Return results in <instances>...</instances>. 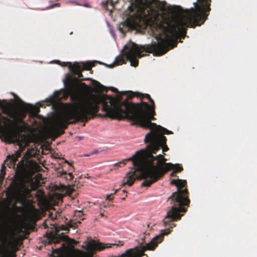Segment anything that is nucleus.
<instances>
[{"instance_id": "nucleus-20", "label": "nucleus", "mask_w": 257, "mask_h": 257, "mask_svg": "<svg viewBox=\"0 0 257 257\" xmlns=\"http://www.w3.org/2000/svg\"><path fill=\"white\" fill-rule=\"evenodd\" d=\"M99 85H100V89L102 91H105V92H107V90H108V88H106L105 87H104V86L102 85L101 84H99ZM109 89L111 90L112 91L114 92H116V93H118V90L114 88V87H110L108 88Z\"/></svg>"}, {"instance_id": "nucleus-30", "label": "nucleus", "mask_w": 257, "mask_h": 257, "mask_svg": "<svg viewBox=\"0 0 257 257\" xmlns=\"http://www.w3.org/2000/svg\"><path fill=\"white\" fill-rule=\"evenodd\" d=\"M176 171H174L173 170V171L171 173L170 176L171 177H175L176 176Z\"/></svg>"}, {"instance_id": "nucleus-14", "label": "nucleus", "mask_w": 257, "mask_h": 257, "mask_svg": "<svg viewBox=\"0 0 257 257\" xmlns=\"http://www.w3.org/2000/svg\"><path fill=\"white\" fill-rule=\"evenodd\" d=\"M96 244H93L90 243H88L87 247L90 250L88 252L79 249H76V252L77 257H93L94 254V250H97V249L95 248ZM98 250H99L98 249Z\"/></svg>"}, {"instance_id": "nucleus-23", "label": "nucleus", "mask_w": 257, "mask_h": 257, "mask_svg": "<svg viewBox=\"0 0 257 257\" xmlns=\"http://www.w3.org/2000/svg\"><path fill=\"white\" fill-rule=\"evenodd\" d=\"M179 181H178V179L177 180H175V179H173V180H172L171 181V184L172 185H175L176 187L177 186V184H178V182Z\"/></svg>"}, {"instance_id": "nucleus-2", "label": "nucleus", "mask_w": 257, "mask_h": 257, "mask_svg": "<svg viewBox=\"0 0 257 257\" xmlns=\"http://www.w3.org/2000/svg\"><path fill=\"white\" fill-rule=\"evenodd\" d=\"M63 116H59L53 127V132L57 136L64 133V129L68 124L78 121L85 123L96 116L121 120L127 118L134 121L133 124L150 129H157L159 125L152 122L154 120L155 106L146 102L132 103L127 100L120 102L119 98L105 94L93 95L82 102L64 104Z\"/></svg>"}, {"instance_id": "nucleus-25", "label": "nucleus", "mask_w": 257, "mask_h": 257, "mask_svg": "<svg viewBox=\"0 0 257 257\" xmlns=\"http://www.w3.org/2000/svg\"><path fill=\"white\" fill-rule=\"evenodd\" d=\"M56 217H57V215L56 214H55L54 215H53V214L52 213H51L50 214H49V217L51 218L52 220H54L56 218Z\"/></svg>"}, {"instance_id": "nucleus-19", "label": "nucleus", "mask_w": 257, "mask_h": 257, "mask_svg": "<svg viewBox=\"0 0 257 257\" xmlns=\"http://www.w3.org/2000/svg\"><path fill=\"white\" fill-rule=\"evenodd\" d=\"M94 65L91 62H87L85 63H84L83 65V67L82 68V69L86 70H90L92 67H93Z\"/></svg>"}, {"instance_id": "nucleus-32", "label": "nucleus", "mask_w": 257, "mask_h": 257, "mask_svg": "<svg viewBox=\"0 0 257 257\" xmlns=\"http://www.w3.org/2000/svg\"><path fill=\"white\" fill-rule=\"evenodd\" d=\"M43 225H44L45 228H46L48 227V226L46 222H44Z\"/></svg>"}, {"instance_id": "nucleus-35", "label": "nucleus", "mask_w": 257, "mask_h": 257, "mask_svg": "<svg viewBox=\"0 0 257 257\" xmlns=\"http://www.w3.org/2000/svg\"><path fill=\"white\" fill-rule=\"evenodd\" d=\"M122 192H123V193L125 194V197H126V193H127L126 191H125V190H123V191H122Z\"/></svg>"}, {"instance_id": "nucleus-17", "label": "nucleus", "mask_w": 257, "mask_h": 257, "mask_svg": "<svg viewBox=\"0 0 257 257\" xmlns=\"http://www.w3.org/2000/svg\"><path fill=\"white\" fill-rule=\"evenodd\" d=\"M118 2V0H107L102 3L103 7L107 10L112 11L114 5Z\"/></svg>"}, {"instance_id": "nucleus-36", "label": "nucleus", "mask_w": 257, "mask_h": 257, "mask_svg": "<svg viewBox=\"0 0 257 257\" xmlns=\"http://www.w3.org/2000/svg\"><path fill=\"white\" fill-rule=\"evenodd\" d=\"M65 162L69 164L68 162L67 161H65Z\"/></svg>"}, {"instance_id": "nucleus-21", "label": "nucleus", "mask_w": 257, "mask_h": 257, "mask_svg": "<svg viewBox=\"0 0 257 257\" xmlns=\"http://www.w3.org/2000/svg\"><path fill=\"white\" fill-rule=\"evenodd\" d=\"M67 175V177H66V179L68 180L71 181L73 179V176L72 173H67L66 171H63L61 172L60 176L62 175Z\"/></svg>"}, {"instance_id": "nucleus-6", "label": "nucleus", "mask_w": 257, "mask_h": 257, "mask_svg": "<svg viewBox=\"0 0 257 257\" xmlns=\"http://www.w3.org/2000/svg\"><path fill=\"white\" fill-rule=\"evenodd\" d=\"M144 152L143 150L137 151L135 155L130 158L125 159L122 161L116 163L113 165V169L120 167L121 165L124 166L128 161H132L134 168L128 172L123 179V182L120 185V187L127 185L131 186L137 179H144L146 181L147 179L148 174L146 173L148 168L144 164ZM113 169H111L112 171Z\"/></svg>"}, {"instance_id": "nucleus-11", "label": "nucleus", "mask_w": 257, "mask_h": 257, "mask_svg": "<svg viewBox=\"0 0 257 257\" xmlns=\"http://www.w3.org/2000/svg\"><path fill=\"white\" fill-rule=\"evenodd\" d=\"M173 133L168 130L167 129L162 127L161 125H158V128L157 129L154 130L152 131H150L146 135V139L147 140H154L156 141V142H158L157 141H167L166 137L164 136V134H172Z\"/></svg>"}, {"instance_id": "nucleus-15", "label": "nucleus", "mask_w": 257, "mask_h": 257, "mask_svg": "<svg viewBox=\"0 0 257 257\" xmlns=\"http://www.w3.org/2000/svg\"><path fill=\"white\" fill-rule=\"evenodd\" d=\"M131 93V95L129 96L130 98H132L134 97H141V99L143 98H146L149 100L150 102L151 103V104L150 105V106H155V103L154 100L151 98L150 95L148 94H143L140 92H130Z\"/></svg>"}, {"instance_id": "nucleus-28", "label": "nucleus", "mask_w": 257, "mask_h": 257, "mask_svg": "<svg viewBox=\"0 0 257 257\" xmlns=\"http://www.w3.org/2000/svg\"><path fill=\"white\" fill-rule=\"evenodd\" d=\"M60 6V4L59 3H55L53 5H52L51 6V8H54L55 7H59Z\"/></svg>"}, {"instance_id": "nucleus-18", "label": "nucleus", "mask_w": 257, "mask_h": 257, "mask_svg": "<svg viewBox=\"0 0 257 257\" xmlns=\"http://www.w3.org/2000/svg\"><path fill=\"white\" fill-rule=\"evenodd\" d=\"M22 102L25 105H26V109L28 111H29L30 113H32L33 115H34L35 116H36L38 114V113L39 112V109L36 107L35 106L30 104H26L24 103V102L22 101Z\"/></svg>"}, {"instance_id": "nucleus-10", "label": "nucleus", "mask_w": 257, "mask_h": 257, "mask_svg": "<svg viewBox=\"0 0 257 257\" xmlns=\"http://www.w3.org/2000/svg\"><path fill=\"white\" fill-rule=\"evenodd\" d=\"M145 143L147 144L146 147L144 149H142L144 152V164L146 168H149L150 164H153V166H156V163L158 161V158H156L158 156H154L153 154H156L157 152L159 151L161 148L162 149L163 152L167 151L169 148L166 144V142L165 141H158L156 142L155 140H147L146 136H145L144 139Z\"/></svg>"}, {"instance_id": "nucleus-9", "label": "nucleus", "mask_w": 257, "mask_h": 257, "mask_svg": "<svg viewBox=\"0 0 257 257\" xmlns=\"http://www.w3.org/2000/svg\"><path fill=\"white\" fill-rule=\"evenodd\" d=\"M63 66H67L73 73L74 75L77 76V77H74L73 78L68 77V83L67 86V91L68 95L71 96V99L73 100L75 98L76 91L79 88V86H81L83 88L88 89V86L85 83L81 82L79 84L77 83L79 81L83 80H88V78H83V75L82 74V67L78 63H74L72 64L71 62H64Z\"/></svg>"}, {"instance_id": "nucleus-4", "label": "nucleus", "mask_w": 257, "mask_h": 257, "mask_svg": "<svg viewBox=\"0 0 257 257\" xmlns=\"http://www.w3.org/2000/svg\"><path fill=\"white\" fill-rule=\"evenodd\" d=\"M27 162L23 158L17 164L15 169V179L12 181L6 191L7 198L0 201V212L6 213L8 211L9 204L12 201L26 198L30 195L31 190L26 185L24 175L27 172Z\"/></svg>"}, {"instance_id": "nucleus-27", "label": "nucleus", "mask_w": 257, "mask_h": 257, "mask_svg": "<svg viewBox=\"0 0 257 257\" xmlns=\"http://www.w3.org/2000/svg\"><path fill=\"white\" fill-rule=\"evenodd\" d=\"M16 254L15 253L11 254L10 253H9V255L7 256H6L5 257H16Z\"/></svg>"}, {"instance_id": "nucleus-16", "label": "nucleus", "mask_w": 257, "mask_h": 257, "mask_svg": "<svg viewBox=\"0 0 257 257\" xmlns=\"http://www.w3.org/2000/svg\"><path fill=\"white\" fill-rule=\"evenodd\" d=\"M123 241L119 240L117 243H96L95 248L98 249L99 250H102L106 248H109L112 247L113 245H123Z\"/></svg>"}, {"instance_id": "nucleus-24", "label": "nucleus", "mask_w": 257, "mask_h": 257, "mask_svg": "<svg viewBox=\"0 0 257 257\" xmlns=\"http://www.w3.org/2000/svg\"><path fill=\"white\" fill-rule=\"evenodd\" d=\"M19 150H22V152L25 149V145H23L22 143H19Z\"/></svg>"}, {"instance_id": "nucleus-33", "label": "nucleus", "mask_w": 257, "mask_h": 257, "mask_svg": "<svg viewBox=\"0 0 257 257\" xmlns=\"http://www.w3.org/2000/svg\"><path fill=\"white\" fill-rule=\"evenodd\" d=\"M2 123L3 124V120H0V128L2 127Z\"/></svg>"}, {"instance_id": "nucleus-7", "label": "nucleus", "mask_w": 257, "mask_h": 257, "mask_svg": "<svg viewBox=\"0 0 257 257\" xmlns=\"http://www.w3.org/2000/svg\"><path fill=\"white\" fill-rule=\"evenodd\" d=\"M26 115L25 112L18 109L13 99H0V120H3L6 129L12 131L19 130L20 124H26L24 121Z\"/></svg>"}, {"instance_id": "nucleus-8", "label": "nucleus", "mask_w": 257, "mask_h": 257, "mask_svg": "<svg viewBox=\"0 0 257 257\" xmlns=\"http://www.w3.org/2000/svg\"><path fill=\"white\" fill-rule=\"evenodd\" d=\"M156 158L158 159L156 166L150 164L146 172L148 174L147 179L142 183V187H150L161 179L170 170H173L177 173L183 170V167L179 164L174 165L171 163H166L167 159L163 155L160 154Z\"/></svg>"}, {"instance_id": "nucleus-34", "label": "nucleus", "mask_w": 257, "mask_h": 257, "mask_svg": "<svg viewBox=\"0 0 257 257\" xmlns=\"http://www.w3.org/2000/svg\"><path fill=\"white\" fill-rule=\"evenodd\" d=\"M100 216H101V217H104V213H103V212H100Z\"/></svg>"}, {"instance_id": "nucleus-13", "label": "nucleus", "mask_w": 257, "mask_h": 257, "mask_svg": "<svg viewBox=\"0 0 257 257\" xmlns=\"http://www.w3.org/2000/svg\"><path fill=\"white\" fill-rule=\"evenodd\" d=\"M22 150H18L12 155H9L5 161V164L10 168H15L16 163L18 160V158L21 156Z\"/></svg>"}, {"instance_id": "nucleus-12", "label": "nucleus", "mask_w": 257, "mask_h": 257, "mask_svg": "<svg viewBox=\"0 0 257 257\" xmlns=\"http://www.w3.org/2000/svg\"><path fill=\"white\" fill-rule=\"evenodd\" d=\"M59 229L55 227L54 231H52L48 234V238L50 240V243H58L62 241H66L68 239V236L63 232L59 233Z\"/></svg>"}, {"instance_id": "nucleus-5", "label": "nucleus", "mask_w": 257, "mask_h": 257, "mask_svg": "<svg viewBox=\"0 0 257 257\" xmlns=\"http://www.w3.org/2000/svg\"><path fill=\"white\" fill-rule=\"evenodd\" d=\"M166 46L165 42H161L139 47L135 43L130 41L123 47L122 50L125 51L123 54L125 57L123 56L116 57L115 63L117 65H120L125 63L128 60L132 66L137 67L139 64L137 58L142 57L143 56L142 55L143 52L153 53L156 55H162L169 51V49H167Z\"/></svg>"}, {"instance_id": "nucleus-1", "label": "nucleus", "mask_w": 257, "mask_h": 257, "mask_svg": "<svg viewBox=\"0 0 257 257\" xmlns=\"http://www.w3.org/2000/svg\"><path fill=\"white\" fill-rule=\"evenodd\" d=\"M131 5L125 12V21L118 26L123 34L137 27H149L158 43L165 42L166 48L172 49L177 37L184 39L187 27L200 26L207 20L211 10L210 0H202V4L187 10L185 14L177 17H166L159 12L162 6L159 0H130Z\"/></svg>"}, {"instance_id": "nucleus-22", "label": "nucleus", "mask_w": 257, "mask_h": 257, "mask_svg": "<svg viewBox=\"0 0 257 257\" xmlns=\"http://www.w3.org/2000/svg\"><path fill=\"white\" fill-rule=\"evenodd\" d=\"M120 189V188H119V189H116L115 191L114 192V193L107 195V196H106V200H111L112 199V198H113L112 196L113 194H115Z\"/></svg>"}, {"instance_id": "nucleus-31", "label": "nucleus", "mask_w": 257, "mask_h": 257, "mask_svg": "<svg viewBox=\"0 0 257 257\" xmlns=\"http://www.w3.org/2000/svg\"><path fill=\"white\" fill-rule=\"evenodd\" d=\"M4 176H0V185H2V182L3 181Z\"/></svg>"}, {"instance_id": "nucleus-3", "label": "nucleus", "mask_w": 257, "mask_h": 257, "mask_svg": "<svg viewBox=\"0 0 257 257\" xmlns=\"http://www.w3.org/2000/svg\"><path fill=\"white\" fill-rule=\"evenodd\" d=\"M177 191L172 194L168 199L171 204V207L167 211V213L163 219V223L166 228L162 230L163 233L156 236L150 242H152L156 237L159 236L154 241L157 243V245L163 239L164 235H167L171 232V229L176 226L174 221L180 220L183 214L181 212H186L189 206L190 200L188 198L189 192L186 180L178 179Z\"/></svg>"}, {"instance_id": "nucleus-37", "label": "nucleus", "mask_w": 257, "mask_h": 257, "mask_svg": "<svg viewBox=\"0 0 257 257\" xmlns=\"http://www.w3.org/2000/svg\"><path fill=\"white\" fill-rule=\"evenodd\" d=\"M57 63H58L60 62V61H57Z\"/></svg>"}, {"instance_id": "nucleus-26", "label": "nucleus", "mask_w": 257, "mask_h": 257, "mask_svg": "<svg viewBox=\"0 0 257 257\" xmlns=\"http://www.w3.org/2000/svg\"><path fill=\"white\" fill-rule=\"evenodd\" d=\"M5 167L4 165H3L2 167L1 173L4 176L5 174Z\"/></svg>"}, {"instance_id": "nucleus-29", "label": "nucleus", "mask_w": 257, "mask_h": 257, "mask_svg": "<svg viewBox=\"0 0 257 257\" xmlns=\"http://www.w3.org/2000/svg\"><path fill=\"white\" fill-rule=\"evenodd\" d=\"M61 230H68V231L69 230L67 228V227H65V226H63V225L61 226Z\"/></svg>"}]
</instances>
